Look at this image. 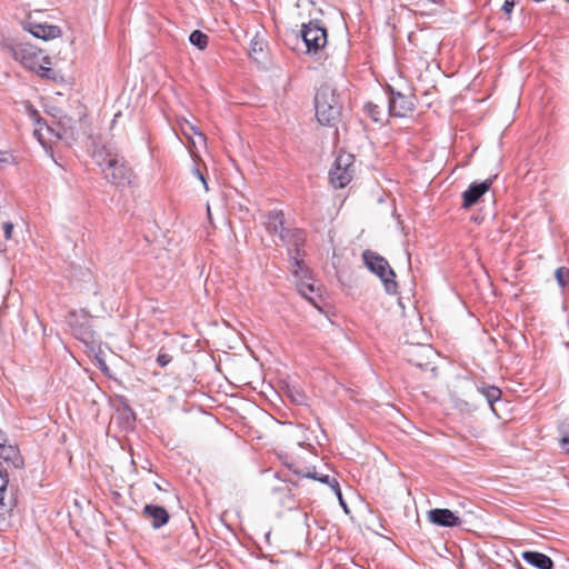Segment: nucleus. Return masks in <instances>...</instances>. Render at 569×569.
<instances>
[{"instance_id": "obj_26", "label": "nucleus", "mask_w": 569, "mask_h": 569, "mask_svg": "<svg viewBox=\"0 0 569 569\" xmlns=\"http://www.w3.org/2000/svg\"><path fill=\"white\" fill-rule=\"evenodd\" d=\"M555 277L559 286L565 287L567 284V278L569 277V269L566 267H559L555 271Z\"/></svg>"}, {"instance_id": "obj_7", "label": "nucleus", "mask_w": 569, "mask_h": 569, "mask_svg": "<svg viewBox=\"0 0 569 569\" xmlns=\"http://www.w3.org/2000/svg\"><path fill=\"white\" fill-rule=\"evenodd\" d=\"M355 173V158L351 153L339 152L332 168L329 171V179L333 188H345Z\"/></svg>"}, {"instance_id": "obj_5", "label": "nucleus", "mask_w": 569, "mask_h": 569, "mask_svg": "<svg viewBox=\"0 0 569 569\" xmlns=\"http://www.w3.org/2000/svg\"><path fill=\"white\" fill-rule=\"evenodd\" d=\"M316 116L318 121L325 126H331L340 116L341 106L333 88L328 84L321 86L315 98Z\"/></svg>"}, {"instance_id": "obj_6", "label": "nucleus", "mask_w": 569, "mask_h": 569, "mask_svg": "<svg viewBox=\"0 0 569 569\" xmlns=\"http://www.w3.org/2000/svg\"><path fill=\"white\" fill-rule=\"evenodd\" d=\"M363 261L368 269L377 274L388 293L397 292V282L395 281V272L389 266L388 261L371 250H365L362 253Z\"/></svg>"}, {"instance_id": "obj_14", "label": "nucleus", "mask_w": 569, "mask_h": 569, "mask_svg": "<svg viewBox=\"0 0 569 569\" xmlns=\"http://www.w3.org/2000/svg\"><path fill=\"white\" fill-rule=\"evenodd\" d=\"M142 513L146 519L150 520L151 526L154 529H159L164 526L170 518L168 511L163 507L157 505H146Z\"/></svg>"}, {"instance_id": "obj_40", "label": "nucleus", "mask_w": 569, "mask_h": 569, "mask_svg": "<svg viewBox=\"0 0 569 569\" xmlns=\"http://www.w3.org/2000/svg\"><path fill=\"white\" fill-rule=\"evenodd\" d=\"M208 219H209L210 223H212V216L211 214H208Z\"/></svg>"}, {"instance_id": "obj_38", "label": "nucleus", "mask_w": 569, "mask_h": 569, "mask_svg": "<svg viewBox=\"0 0 569 569\" xmlns=\"http://www.w3.org/2000/svg\"><path fill=\"white\" fill-rule=\"evenodd\" d=\"M258 49V42H254V48H252V51H256Z\"/></svg>"}, {"instance_id": "obj_30", "label": "nucleus", "mask_w": 569, "mask_h": 569, "mask_svg": "<svg viewBox=\"0 0 569 569\" xmlns=\"http://www.w3.org/2000/svg\"><path fill=\"white\" fill-rule=\"evenodd\" d=\"M1 227H2V230H3L4 238L6 239H11L12 230H13V224L11 222L3 221L1 223Z\"/></svg>"}, {"instance_id": "obj_33", "label": "nucleus", "mask_w": 569, "mask_h": 569, "mask_svg": "<svg viewBox=\"0 0 569 569\" xmlns=\"http://www.w3.org/2000/svg\"><path fill=\"white\" fill-rule=\"evenodd\" d=\"M8 482H9L8 475L6 472H3L2 470H0V487H1V490L6 491V489L8 487Z\"/></svg>"}, {"instance_id": "obj_2", "label": "nucleus", "mask_w": 569, "mask_h": 569, "mask_svg": "<svg viewBox=\"0 0 569 569\" xmlns=\"http://www.w3.org/2000/svg\"><path fill=\"white\" fill-rule=\"evenodd\" d=\"M92 158L101 167L104 178L110 183L116 186L130 184L132 171L124 160L119 157L113 147L96 146L92 151Z\"/></svg>"}, {"instance_id": "obj_8", "label": "nucleus", "mask_w": 569, "mask_h": 569, "mask_svg": "<svg viewBox=\"0 0 569 569\" xmlns=\"http://www.w3.org/2000/svg\"><path fill=\"white\" fill-rule=\"evenodd\" d=\"M33 134L44 149H50L51 143L56 140L73 139V131L71 127L58 130V128H53L46 122L34 127Z\"/></svg>"}, {"instance_id": "obj_12", "label": "nucleus", "mask_w": 569, "mask_h": 569, "mask_svg": "<svg viewBox=\"0 0 569 569\" xmlns=\"http://www.w3.org/2000/svg\"><path fill=\"white\" fill-rule=\"evenodd\" d=\"M23 29L42 40H51L61 36V30L58 26L38 23L31 19L23 22Z\"/></svg>"}, {"instance_id": "obj_1", "label": "nucleus", "mask_w": 569, "mask_h": 569, "mask_svg": "<svg viewBox=\"0 0 569 569\" xmlns=\"http://www.w3.org/2000/svg\"><path fill=\"white\" fill-rule=\"evenodd\" d=\"M412 333H405V347L401 350L402 357L412 366L420 368L421 370H435L433 360L437 357V352L430 345L420 342V339L425 336L421 329L420 319H415Z\"/></svg>"}, {"instance_id": "obj_34", "label": "nucleus", "mask_w": 569, "mask_h": 569, "mask_svg": "<svg viewBox=\"0 0 569 569\" xmlns=\"http://www.w3.org/2000/svg\"><path fill=\"white\" fill-rule=\"evenodd\" d=\"M98 363H99V368H100V370H101L102 372H104V373H109V368H108V366H107V363H106V361H104V360H102V359L98 358Z\"/></svg>"}, {"instance_id": "obj_17", "label": "nucleus", "mask_w": 569, "mask_h": 569, "mask_svg": "<svg viewBox=\"0 0 569 569\" xmlns=\"http://www.w3.org/2000/svg\"><path fill=\"white\" fill-rule=\"evenodd\" d=\"M477 391L490 406L492 412L498 416L495 408V403L500 400L501 390L496 386H488L486 383H481L480 386H477Z\"/></svg>"}, {"instance_id": "obj_27", "label": "nucleus", "mask_w": 569, "mask_h": 569, "mask_svg": "<svg viewBox=\"0 0 569 569\" xmlns=\"http://www.w3.org/2000/svg\"><path fill=\"white\" fill-rule=\"evenodd\" d=\"M27 112L29 117L33 120L36 127L43 122L39 112L31 104L27 106Z\"/></svg>"}, {"instance_id": "obj_25", "label": "nucleus", "mask_w": 569, "mask_h": 569, "mask_svg": "<svg viewBox=\"0 0 569 569\" xmlns=\"http://www.w3.org/2000/svg\"><path fill=\"white\" fill-rule=\"evenodd\" d=\"M365 110L375 121H379L381 119L380 116L382 113V110L378 104L368 102L365 106Z\"/></svg>"}, {"instance_id": "obj_28", "label": "nucleus", "mask_w": 569, "mask_h": 569, "mask_svg": "<svg viewBox=\"0 0 569 569\" xmlns=\"http://www.w3.org/2000/svg\"><path fill=\"white\" fill-rule=\"evenodd\" d=\"M298 290L303 297H306L309 300H312L311 298H309L308 293L315 291L313 284L301 282L298 284Z\"/></svg>"}, {"instance_id": "obj_39", "label": "nucleus", "mask_w": 569, "mask_h": 569, "mask_svg": "<svg viewBox=\"0 0 569 569\" xmlns=\"http://www.w3.org/2000/svg\"><path fill=\"white\" fill-rule=\"evenodd\" d=\"M258 49V42H254V48H252V51H256Z\"/></svg>"}, {"instance_id": "obj_24", "label": "nucleus", "mask_w": 569, "mask_h": 569, "mask_svg": "<svg viewBox=\"0 0 569 569\" xmlns=\"http://www.w3.org/2000/svg\"><path fill=\"white\" fill-rule=\"evenodd\" d=\"M288 396H289L290 400L296 405H305L307 401V396L302 391H300L296 388L289 389Z\"/></svg>"}, {"instance_id": "obj_9", "label": "nucleus", "mask_w": 569, "mask_h": 569, "mask_svg": "<svg viewBox=\"0 0 569 569\" xmlns=\"http://www.w3.org/2000/svg\"><path fill=\"white\" fill-rule=\"evenodd\" d=\"M302 39L307 46L308 52L317 53L327 43V32L318 23L309 22L303 26Z\"/></svg>"}, {"instance_id": "obj_3", "label": "nucleus", "mask_w": 569, "mask_h": 569, "mask_svg": "<svg viewBox=\"0 0 569 569\" xmlns=\"http://www.w3.org/2000/svg\"><path fill=\"white\" fill-rule=\"evenodd\" d=\"M281 216H268L267 230L270 233L278 234L280 240L288 246V253L292 259L295 267L293 274L298 277L300 273L306 274L307 269L303 261L299 258L301 256V248L306 241V234L300 229H290L283 226Z\"/></svg>"}, {"instance_id": "obj_4", "label": "nucleus", "mask_w": 569, "mask_h": 569, "mask_svg": "<svg viewBox=\"0 0 569 569\" xmlns=\"http://www.w3.org/2000/svg\"><path fill=\"white\" fill-rule=\"evenodd\" d=\"M4 49L26 69L34 71L42 77H49L51 59L43 54L42 50L24 41L8 42L4 44Z\"/></svg>"}, {"instance_id": "obj_35", "label": "nucleus", "mask_w": 569, "mask_h": 569, "mask_svg": "<svg viewBox=\"0 0 569 569\" xmlns=\"http://www.w3.org/2000/svg\"><path fill=\"white\" fill-rule=\"evenodd\" d=\"M194 172H196L197 177L199 178V180L202 182L204 189L208 190L207 181H206L203 174L198 169H194Z\"/></svg>"}, {"instance_id": "obj_29", "label": "nucleus", "mask_w": 569, "mask_h": 569, "mask_svg": "<svg viewBox=\"0 0 569 569\" xmlns=\"http://www.w3.org/2000/svg\"><path fill=\"white\" fill-rule=\"evenodd\" d=\"M172 360V357L166 352L160 351L157 357V362L160 367H166Z\"/></svg>"}, {"instance_id": "obj_21", "label": "nucleus", "mask_w": 569, "mask_h": 569, "mask_svg": "<svg viewBox=\"0 0 569 569\" xmlns=\"http://www.w3.org/2000/svg\"><path fill=\"white\" fill-rule=\"evenodd\" d=\"M189 41L194 47L203 50L208 46V36L200 30H194L191 32Z\"/></svg>"}, {"instance_id": "obj_10", "label": "nucleus", "mask_w": 569, "mask_h": 569, "mask_svg": "<svg viewBox=\"0 0 569 569\" xmlns=\"http://www.w3.org/2000/svg\"><path fill=\"white\" fill-rule=\"evenodd\" d=\"M288 467L298 476L310 478V479L320 481L321 483L328 485L332 489V491L336 493V496L338 497L341 506L347 510V505L345 503V501L342 499V493H341V490L339 487V482L337 481L336 478H332L329 475L318 473L315 468H312V469L306 468L303 470V469L298 468L295 463H290V465H288Z\"/></svg>"}, {"instance_id": "obj_18", "label": "nucleus", "mask_w": 569, "mask_h": 569, "mask_svg": "<svg viewBox=\"0 0 569 569\" xmlns=\"http://www.w3.org/2000/svg\"><path fill=\"white\" fill-rule=\"evenodd\" d=\"M0 457L7 461L12 460L14 467H20L22 465L18 449L12 446H7V443L3 447H0Z\"/></svg>"}, {"instance_id": "obj_11", "label": "nucleus", "mask_w": 569, "mask_h": 569, "mask_svg": "<svg viewBox=\"0 0 569 569\" xmlns=\"http://www.w3.org/2000/svg\"><path fill=\"white\" fill-rule=\"evenodd\" d=\"M493 178H488L482 182H473L462 194V208L469 209L477 203L491 188Z\"/></svg>"}, {"instance_id": "obj_22", "label": "nucleus", "mask_w": 569, "mask_h": 569, "mask_svg": "<svg viewBox=\"0 0 569 569\" xmlns=\"http://www.w3.org/2000/svg\"><path fill=\"white\" fill-rule=\"evenodd\" d=\"M559 446L561 450L566 453L569 452V426L560 425L559 426Z\"/></svg>"}, {"instance_id": "obj_19", "label": "nucleus", "mask_w": 569, "mask_h": 569, "mask_svg": "<svg viewBox=\"0 0 569 569\" xmlns=\"http://www.w3.org/2000/svg\"><path fill=\"white\" fill-rule=\"evenodd\" d=\"M76 337L87 346L94 343V331L89 325H81L74 328Z\"/></svg>"}, {"instance_id": "obj_23", "label": "nucleus", "mask_w": 569, "mask_h": 569, "mask_svg": "<svg viewBox=\"0 0 569 569\" xmlns=\"http://www.w3.org/2000/svg\"><path fill=\"white\" fill-rule=\"evenodd\" d=\"M17 160L12 152L8 150H0V170L8 168L9 166L16 164Z\"/></svg>"}, {"instance_id": "obj_15", "label": "nucleus", "mask_w": 569, "mask_h": 569, "mask_svg": "<svg viewBox=\"0 0 569 569\" xmlns=\"http://www.w3.org/2000/svg\"><path fill=\"white\" fill-rule=\"evenodd\" d=\"M413 107L412 99L401 93L393 94L389 100V112L395 117H405Z\"/></svg>"}, {"instance_id": "obj_32", "label": "nucleus", "mask_w": 569, "mask_h": 569, "mask_svg": "<svg viewBox=\"0 0 569 569\" xmlns=\"http://www.w3.org/2000/svg\"><path fill=\"white\" fill-rule=\"evenodd\" d=\"M515 6H516V1L515 0H505L501 9H502V11L507 16H510V13L512 12Z\"/></svg>"}, {"instance_id": "obj_16", "label": "nucleus", "mask_w": 569, "mask_h": 569, "mask_svg": "<svg viewBox=\"0 0 569 569\" xmlns=\"http://www.w3.org/2000/svg\"><path fill=\"white\" fill-rule=\"evenodd\" d=\"M522 559L538 568V569H552L553 561L550 557H548L545 553L538 552V551H523L522 552Z\"/></svg>"}, {"instance_id": "obj_36", "label": "nucleus", "mask_w": 569, "mask_h": 569, "mask_svg": "<svg viewBox=\"0 0 569 569\" xmlns=\"http://www.w3.org/2000/svg\"><path fill=\"white\" fill-rule=\"evenodd\" d=\"M473 221H475L477 224L482 223V221H483V216H473Z\"/></svg>"}, {"instance_id": "obj_37", "label": "nucleus", "mask_w": 569, "mask_h": 569, "mask_svg": "<svg viewBox=\"0 0 569 569\" xmlns=\"http://www.w3.org/2000/svg\"><path fill=\"white\" fill-rule=\"evenodd\" d=\"M258 49V42H254V48H252V51H256Z\"/></svg>"}, {"instance_id": "obj_13", "label": "nucleus", "mask_w": 569, "mask_h": 569, "mask_svg": "<svg viewBox=\"0 0 569 569\" xmlns=\"http://www.w3.org/2000/svg\"><path fill=\"white\" fill-rule=\"evenodd\" d=\"M428 520L437 526L441 527H458L461 525V520L451 510L446 508H436L427 512Z\"/></svg>"}, {"instance_id": "obj_31", "label": "nucleus", "mask_w": 569, "mask_h": 569, "mask_svg": "<svg viewBox=\"0 0 569 569\" xmlns=\"http://www.w3.org/2000/svg\"><path fill=\"white\" fill-rule=\"evenodd\" d=\"M72 128V131L74 132L73 128V120L71 118H63L58 122V130H63L64 128Z\"/></svg>"}, {"instance_id": "obj_20", "label": "nucleus", "mask_w": 569, "mask_h": 569, "mask_svg": "<svg viewBox=\"0 0 569 569\" xmlns=\"http://www.w3.org/2000/svg\"><path fill=\"white\" fill-rule=\"evenodd\" d=\"M181 130L182 133L187 136L189 139H192L193 134L198 138L199 142H206V136L199 130L198 127H196L190 121L184 120L183 122H181Z\"/></svg>"}]
</instances>
